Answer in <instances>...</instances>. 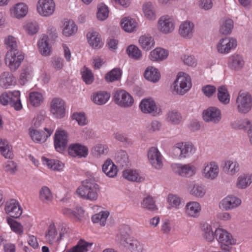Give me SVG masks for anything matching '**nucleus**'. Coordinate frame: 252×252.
<instances>
[{
	"mask_svg": "<svg viewBox=\"0 0 252 252\" xmlns=\"http://www.w3.org/2000/svg\"><path fill=\"white\" fill-rule=\"evenodd\" d=\"M99 190V186L94 180L86 179L82 182V185L77 189L76 192L82 198L94 201L97 199Z\"/></svg>",
	"mask_w": 252,
	"mask_h": 252,
	"instance_id": "f257e3e1",
	"label": "nucleus"
},
{
	"mask_svg": "<svg viewBox=\"0 0 252 252\" xmlns=\"http://www.w3.org/2000/svg\"><path fill=\"white\" fill-rule=\"evenodd\" d=\"M215 236L222 250L228 251L231 246L236 243L232 235L223 229L220 228L216 229Z\"/></svg>",
	"mask_w": 252,
	"mask_h": 252,
	"instance_id": "f03ea898",
	"label": "nucleus"
},
{
	"mask_svg": "<svg viewBox=\"0 0 252 252\" xmlns=\"http://www.w3.org/2000/svg\"><path fill=\"white\" fill-rule=\"evenodd\" d=\"M20 96V93L19 91H14L8 94L3 93L0 96V102L3 105L9 104L18 111L22 108Z\"/></svg>",
	"mask_w": 252,
	"mask_h": 252,
	"instance_id": "7ed1b4c3",
	"label": "nucleus"
},
{
	"mask_svg": "<svg viewBox=\"0 0 252 252\" xmlns=\"http://www.w3.org/2000/svg\"><path fill=\"white\" fill-rule=\"evenodd\" d=\"M238 111L241 114H246L252 107V98L248 92H240L236 99Z\"/></svg>",
	"mask_w": 252,
	"mask_h": 252,
	"instance_id": "20e7f679",
	"label": "nucleus"
},
{
	"mask_svg": "<svg viewBox=\"0 0 252 252\" xmlns=\"http://www.w3.org/2000/svg\"><path fill=\"white\" fill-rule=\"evenodd\" d=\"M174 91L177 94L183 95L191 88V83L190 77L187 74L178 75L173 84Z\"/></svg>",
	"mask_w": 252,
	"mask_h": 252,
	"instance_id": "39448f33",
	"label": "nucleus"
},
{
	"mask_svg": "<svg viewBox=\"0 0 252 252\" xmlns=\"http://www.w3.org/2000/svg\"><path fill=\"white\" fill-rule=\"evenodd\" d=\"M24 58V55L18 50H8L5 56V62L12 71H15L19 67Z\"/></svg>",
	"mask_w": 252,
	"mask_h": 252,
	"instance_id": "423d86ee",
	"label": "nucleus"
},
{
	"mask_svg": "<svg viewBox=\"0 0 252 252\" xmlns=\"http://www.w3.org/2000/svg\"><path fill=\"white\" fill-rule=\"evenodd\" d=\"M113 99L116 104L124 108L131 107L134 103L133 97L124 90L115 91L113 94Z\"/></svg>",
	"mask_w": 252,
	"mask_h": 252,
	"instance_id": "0eeeda50",
	"label": "nucleus"
},
{
	"mask_svg": "<svg viewBox=\"0 0 252 252\" xmlns=\"http://www.w3.org/2000/svg\"><path fill=\"white\" fill-rule=\"evenodd\" d=\"M68 140V135L64 130L58 129L54 136V146L57 151L62 152L66 149Z\"/></svg>",
	"mask_w": 252,
	"mask_h": 252,
	"instance_id": "6e6552de",
	"label": "nucleus"
},
{
	"mask_svg": "<svg viewBox=\"0 0 252 252\" xmlns=\"http://www.w3.org/2000/svg\"><path fill=\"white\" fill-rule=\"evenodd\" d=\"M172 168L175 173L187 178L193 176L196 170V167L190 164H174L172 165Z\"/></svg>",
	"mask_w": 252,
	"mask_h": 252,
	"instance_id": "1a4fd4ad",
	"label": "nucleus"
},
{
	"mask_svg": "<svg viewBox=\"0 0 252 252\" xmlns=\"http://www.w3.org/2000/svg\"><path fill=\"white\" fill-rule=\"evenodd\" d=\"M174 150L180 152V158H186L192 156L196 151L193 144L190 142H184L177 143Z\"/></svg>",
	"mask_w": 252,
	"mask_h": 252,
	"instance_id": "9d476101",
	"label": "nucleus"
},
{
	"mask_svg": "<svg viewBox=\"0 0 252 252\" xmlns=\"http://www.w3.org/2000/svg\"><path fill=\"white\" fill-rule=\"evenodd\" d=\"M219 173V168L214 161L205 163L202 170V176L205 179L213 180L216 178Z\"/></svg>",
	"mask_w": 252,
	"mask_h": 252,
	"instance_id": "9b49d317",
	"label": "nucleus"
},
{
	"mask_svg": "<svg viewBox=\"0 0 252 252\" xmlns=\"http://www.w3.org/2000/svg\"><path fill=\"white\" fill-rule=\"evenodd\" d=\"M37 9L39 14L43 16H49L53 14L55 4L53 0H39Z\"/></svg>",
	"mask_w": 252,
	"mask_h": 252,
	"instance_id": "f8f14e48",
	"label": "nucleus"
},
{
	"mask_svg": "<svg viewBox=\"0 0 252 252\" xmlns=\"http://www.w3.org/2000/svg\"><path fill=\"white\" fill-rule=\"evenodd\" d=\"M237 46L236 40L232 37H225L221 39L217 44V50L220 53L227 54Z\"/></svg>",
	"mask_w": 252,
	"mask_h": 252,
	"instance_id": "ddd939ff",
	"label": "nucleus"
},
{
	"mask_svg": "<svg viewBox=\"0 0 252 252\" xmlns=\"http://www.w3.org/2000/svg\"><path fill=\"white\" fill-rule=\"evenodd\" d=\"M148 159L155 168L160 169L163 166L162 156L158 149L154 147L149 149L148 152Z\"/></svg>",
	"mask_w": 252,
	"mask_h": 252,
	"instance_id": "4468645a",
	"label": "nucleus"
},
{
	"mask_svg": "<svg viewBox=\"0 0 252 252\" xmlns=\"http://www.w3.org/2000/svg\"><path fill=\"white\" fill-rule=\"evenodd\" d=\"M203 118L206 122L218 124L221 119L220 111L215 107H209L203 111Z\"/></svg>",
	"mask_w": 252,
	"mask_h": 252,
	"instance_id": "2eb2a0df",
	"label": "nucleus"
},
{
	"mask_svg": "<svg viewBox=\"0 0 252 252\" xmlns=\"http://www.w3.org/2000/svg\"><path fill=\"white\" fill-rule=\"evenodd\" d=\"M65 103L60 98H55L51 103V112L57 118H62L65 115Z\"/></svg>",
	"mask_w": 252,
	"mask_h": 252,
	"instance_id": "dca6fc26",
	"label": "nucleus"
},
{
	"mask_svg": "<svg viewBox=\"0 0 252 252\" xmlns=\"http://www.w3.org/2000/svg\"><path fill=\"white\" fill-rule=\"evenodd\" d=\"M173 19L168 15L161 16L158 21V29L162 33L171 32L174 29Z\"/></svg>",
	"mask_w": 252,
	"mask_h": 252,
	"instance_id": "f3484780",
	"label": "nucleus"
},
{
	"mask_svg": "<svg viewBox=\"0 0 252 252\" xmlns=\"http://www.w3.org/2000/svg\"><path fill=\"white\" fill-rule=\"evenodd\" d=\"M5 211L11 217L17 218L22 213V210L18 202L15 199H11L6 203Z\"/></svg>",
	"mask_w": 252,
	"mask_h": 252,
	"instance_id": "a211bd4d",
	"label": "nucleus"
},
{
	"mask_svg": "<svg viewBox=\"0 0 252 252\" xmlns=\"http://www.w3.org/2000/svg\"><path fill=\"white\" fill-rule=\"evenodd\" d=\"M68 151L70 155L74 157L85 158L88 155L87 147L79 143L70 144L68 147Z\"/></svg>",
	"mask_w": 252,
	"mask_h": 252,
	"instance_id": "6ab92c4d",
	"label": "nucleus"
},
{
	"mask_svg": "<svg viewBox=\"0 0 252 252\" xmlns=\"http://www.w3.org/2000/svg\"><path fill=\"white\" fill-rule=\"evenodd\" d=\"M139 107L144 113L152 114L154 116H156L158 113L155 102L151 99L142 100Z\"/></svg>",
	"mask_w": 252,
	"mask_h": 252,
	"instance_id": "aec40b11",
	"label": "nucleus"
},
{
	"mask_svg": "<svg viewBox=\"0 0 252 252\" xmlns=\"http://www.w3.org/2000/svg\"><path fill=\"white\" fill-rule=\"evenodd\" d=\"M47 134L43 131H40L33 128H30V134L32 140L36 142H44L47 138L49 137L52 133L53 130L44 128Z\"/></svg>",
	"mask_w": 252,
	"mask_h": 252,
	"instance_id": "412c9836",
	"label": "nucleus"
},
{
	"mask_svg": "<svg viewBox=\"0 0 252 252\" xmlns=\"http://www.w3.org/2000/svg\"><path fill=\"white\" fill-rule=\"evenodd\" d=\"M241 200L235 196H228L220 202V206L225 210H228L237 207L241 204Z\"/></svg>",
	"mask_w": 252,
	"mask_h": 252,
	"instance_id": "4be33fe9",
	"label": "nucleus"
},
{
	"mask_svg": "<svg viewBox=\"0 0 252 252\" xmlns=\"http://www.w3.org/2000/svg\"><path fill=\"white\" fill-rule=\"evenodd\" d=\"M102 170L109 178L115 177L118 172L117 167L110 158L107 159L104 161L102 166Z\"/></svg>",
	"mask_w": 252,
	"mask_h": 252,
	"instance_id": "5701e85b",
	"label": "nucleus"
},
{
	"mask_svg": "<svg viewBox=\"0 0 252 252\" xmlns=\"http://www.w3.org/2000/svg\"><path fill=\"white\" fill-rule=\"evenodd\" d=\"M62 213L63 215L66 217L80 220L84 216V211L80 206H77L75 210H72L70 208L64 207L62 208Z\"/></svg>",
	"mask_w": 252,
	"mask_h": 252,
	"instance_id": "b1692460",
	"label": "nucleus"
},
{
	"mask_svg": "<svg viewBox=\"0 0 252 252\" xmlns=\"http://www.w3.org/2000/svg\"><path fill=\"white\" fill-rule=\"evenodd\" d=\"M110 94L105 91H98L93 93L91 99L94 103L98 105L105 104L109 99Z\"/></svg>",
	"mask_w": 252,
	"mask_h": 252,
	"instance_id": "393cba45",
	"label": "nucleus"
},
{
	"mask_svg": "<svg viewBox=\"0 0 252 252\" xmlns=\"http://www.w3.org/2000/svg\"><path fill=\"white\" fill-rule=\"evenodd\" d=\"M228 64L232 69L239 70L243 68L244 61L242 56L234 54L229 57Z\"/></svg>",
	"mask_w": 252,
	"mask_h": 252,
	"instance_id": "a878e982",
	"label": "nucleus"
},
{
	"mask_svg": "<svg viewBox=\"0 0 252 252\" xmlns=\"http://www.w3.org/2000/svg\"><path fill=\"white\" fill-rule=\"evenodd\" d=\"M15 83V78L9 72H4L0 75V86L3 88L7 89Z\"/></svg>",
	"mask_w": 252,
	"mask_h": 252,
	"instance_id": "bb28decb",
	"label": "nucleus"
},
{
	"mask_svg": "<svg viewBox=\"0 0 252 252\" xmlns=\"http://www.w3.org/2000/svg\"><path fill=\"white\" fill-rule=\"evenodd\" d=\"M194 25L189 21H186L182 24L179 30V32L181 36L190 38L192 36Z\"/></svg>",
	"mask_w": 252,
	"mask_h": 252,
	"instance_id": "cd10ccee",
	"label": "nucleus"
},
{
	"mask_svg": "<svg viewBox=\"0 0 252 252\" xmlns=\"http://www.w3.org/2000/svg\"><path fill=\"white\" fill-rule=\"evenodd\" d=\"M141 207L149 212H155L158 211V208L156 204V201L153 197L148 195L143 198L141 202Z\"/></svg>",
	"mask_w": 252,
	"mask_h": 252,
	"instance_id": "c85d7f7f",
	"label": "nucleus"
},
{
	"mask_svg": "<svg viewBox=\"0 0 252 252\" xmlns=\"http://www.w3.org/2000/svg\"><path fill=\"white\" fill-rule=\"evenodd\" d=\"M145 79L153 83L158 82L160 77V74L158 70L153 67H148L144 73Z\"/></svg>",
	"mask_w": 252,
	"mask_h": 252,
	"instance_id": "c756f323",
	"label": "nucleus"
},
{
	"mask_svg": "<svg viewBox=\"0 0 252 252\" xmlns=\"http://www.w3.org/2000/svg\"><path fill=\"white\" fill-rule=\"evenodd\" d=\"M201 207L197 202H189L186 204V213L188 216L196 218L199 216Z\"/></svg>",
	"mask_w": 252,
	"mask_h": 252,
	"instance_id": "7c9ffc66",
	"label": "nucleus"
},
{
	"mask_svg": "<svg viewBox=\"0 0 252 252\" xmlns=\"http://www.w3.org/2000/svg\"><path fill=\"white\" fill-rule=\"evenodd\" d=\"M48 37L46 35H43L38 42L39 51L42 56H47L51 52V47L48 43Z\"/></svg>",
	"mask_w": 252,
	"mask_h": 252,
	"instance_id": "2f4dec72",
	"label": "nucleus"
},
{
	"mask_svg": "<svg viewBox=\"0 0 252 252\" xmlns=\"http://www.w3.org/2000/svg\"><path fill=\"white\" fill-rule=\"evenodd\" d=\"M0 152L5 158H12L13 157L12 147L5 139L0 138Z\"/></svg>",
	"mask_w": 252,
	"mask_h": 252,
	"instance_id": "473e14b6",
	"label": "nucleus"
},
{
	"mask_svg": "<svg viewBox=\"0 0 252 252\" xmlns=\"http://www.w3.org/2000/svg\"><path fill=\"white\" fill-rule=\"evenodd\" d=\"M77 27L71 20L65 21L63 24V34L69 37L74 35L77 32Z\"/></svg>",
	"mask_w": 252,
	"mask_h": 252,
	"instance_id": "72a5a7b5",
	"label": "nucleus"
},
{
	"mask_svg": "<svg viewBox=\"0 0 252 252\" xmlns=\"http://www.w3.org/2000/svg\"><path fill=\"white\" fill-rule=\"evenodd\" d=\"M41 159L43 164L53 170L60 171L64 166L63 164L58 160L49 159L45 157H42Z\"/></svg>",
	"mask_w": 252,
	"mask_h": 252,
	"instance_id": "f704fd0d",
	"label": "nucleus"
},
{
	"mask_svg": "<svg viewBox=\"0 0 252 252\" xmlns=\"http://www.w3.org/2000/svg\"><path fill=\"white\" fill-rule=\"evenodd\" d=\"M168 55L167 50L157 48L150 53V59L153 61H163L166 59Z\"/></svg>",
	"mask_w": 252,
	"mask_h": 252,
	"instance_id": "c9c22d12",
	"label": "nucleus"
},
{
	"mask_svg": "<svg viewBox=\"0 0 252 252\" xmlns=\"http://www.w3.org/2000/svg\"><path fill=\"white\" fill-rule=\"evenodd\" d=\"M87 36L89 43L93 48H99L101 47L102 42L98 33L96 32H89Z\"/></svg>",
	"mask_w": 252,
	"mask_h": 252,
	"instance_id": "e433bc0d",
	"label": "nucleus"
},
{
	"mask_svg": "<svg viewBox=\"0 0 252 252\" xmlns=\"http://www.w3.org/2000/svg\"><path fill=\"white\" fill-rule=\"evenodd\" d=\"M121 25L124 31L127 32L134 31L137 27V23L133 19L125 17L121 21Z\"/></svg>",
	"mask_w": 252,
	"mask_h": 252,
	"instance_id": "4c0bfd02",
	"label": "nucleus"
},
{
	"mask_svg": "<svg viewBox=\"0 0 252 252\" xmlns=\"http://www.w3.org/2000/svg\"><path fill=\"white\" fill-rule=\"evenodd\" d=\"M93 243L87 242L83 240H80L77 244L72 248L68 249L66 252H87L91 247Z\"/></svg>",
	"mask_w": 252,
	"mask_h": 252,
	"instance_id": "58836bf2",
	"label": "nucleus"
},
{
	"mask_svg": "<svg viewBox=\"0 0 252 252\" xmlns=\"http://www.w3.org/2000/svg\"><path fill=\"white\" fill-rule=\"evenodd\" d=\"M139 42L141 48L146 51L150 50L155 45L154 39L150 35L141 36L139 38Z\"/></svg>",
	"mask_w": 252,
	"mask_h": 252,
	"instance_id": "ea45409f",
	"label": "nucleus"
},
{
	"mask_svg": "<svg viewBox=\"0 0 252 252\" xmlns=\"http://www.w3.org/2000/svg\"><path fill=\"white\" fill-rule=\"evenodd\" d=\"M29 97L30 104L34 107L40 105L44 100L42 94L38 92H31Z\"/></svg>",
	"mask_w": 252,
	"mask_h": 252,
	"instance_id": "a19ab883",
	"label": "nucleus"
},
{
	"mask_svg": "<svg viewBox=\"0 0 252 252\" xmlns=\"http://www.w3.org/2000/svg\"><path fill=\"white\" fill-rule=\"evenodd\" d=\"M123 176L126 179L132 182H141L143 180L135 170L131 169L125 170L123 171Z\"/></svg>",
	"mask_w": 252,
	"mask_h": 252,
	"instance_id": "79ce46f5",
	"label": "nucleus"
},
{
	"mask_svg": "<svg viewBox=\"0 0 252 252\" xmlns=\"http://www.w3.org/2000/svg\"><path fill=\"white\" fill-rule=\"evenodd\" d=\"M202 230L204 238L208 242L213 241L216 236L212 226L207 223H204L202 226Z\"/></svg>",
	"mask_w": 252,
	"mask_h": 252,
	"instance_id": "37998d69",
	"label": "nucleus"
},
{
	"mask_svg": "<svg viewBox=\"0 0 252 252\" xmlns=\"http://www.w3.org/2000/svg\"><path fill=\"white\" fill-rule=\"evenodd\" d=\"M39 199L43 203H48L52 201L53 195L49 188L43 186L39 191Z\"/></svg>",
	"mask_w": 252,
	"mask_h": 252,
	"instance_id": "c03bdc74",
	"label": "nucleus"
},
{
	"mask_svg": "<svg viewBox=\"0 0 252 252\" xmlns=\"http://www.w3.org/2000/svg\"><path fill=\"white\" fill-rule=\"evenodd\" d=\"M190 193L197 197H203L206 192L205 189L203 187L194 183H192L189 185Z\"/></svg>",
	"mask_w": 252,
	"mask_h": 252,
	"instance_id": "a18cd8bd",
	"label": "nucleus"
},
{
	"mask_svg": "<svg viewBox=\"0 0 252 252\" xmlns=\"http://www.w3.org/2000/svg\"><path fill=\"white\" fill-rule=\"evenodd\" d=\"M125 247L130 252H142L143 249L142 245L134 239L129 240Z\"/></svg>",
	"mask_w": 252,
	"mask_h": 252,
	"instance_id": "49530a36",
	"label": "nucleus"
},
{
	"mask_svg": "<svg viewBox=\"0 0 252 252\" xmlns=\"http://www.w3.org/2000/svg\"><path fill=\"white\" fill-rule=\"evenodd\" d=\"M252 183V174L243 175L238 177L237 187L239 189H245Z\"/></svg>",
	"mask_w": 252,
	"mask_h": 252,
	"instance_id": "de8ad7c7",
	"label": "nucleus"
},
{
	"mask_svg": "<svg viewBox=\"0 0 252 252\" xmlns=\"http://www.w3.org/2000/svg\"><path fill=\"white\" fill-rule=\"evenodd\" d=\"M166 116V121L172 125H178L182 121L181 114L176 111L168 112Z\"/></svg>",
	"mask_w": 252,
	"mask_h": 252,
	"instance_id": "09e8293b",
	"label": "nucleus"
},
{
	"mask_svg": "<svg viewBox=\"0 0 252 252\" xmlns=\"http://www.w3.org/2000/svg\"><path fill=\"white\" fill-rule=\"evenodd\" d=\"M109 215L108 212L101 211L98 214L93 215L92 220L94 223L99 222L101 226H105L107 219Z\"/></svg>",
	"mask_w": 252,
	"mask_h": 252,
	"instance_id": "8fccbe9b",
	"label": "nucleus"
},
{
	"mask_svg": "<svg viewBox=\"0 0 252 252\" xmlns=\"http://www.w3.org/2000/svg\"><path fill=\"white\" fill-rule=\"evenodd\" d=\"M116 161L122 167L127 166L129 164L128 155L126 151L121 150L118 152L115 156Z\"/></svg>",
	"mask_w": 252,
	"mask_h": 252,
	"instance_id": "3c124183",
	"label": "nucleus"
},
{
	"mask_svg": "<svg viewBox=\"0 0 252 252\" xmlns=\"http://www.w3.org/2000/svg\"><path fill=\"white\" fill-rule=\"evenodd\" d=\"M218 97L219 100L224 104H226L229 102V95L227 90L224 86H220L218 89Z\"/></svg>",
	"mask_w": 252,
	"mask_h": 252,
	"instance_id": "603ef678",
	"label": "nucleus"
},
{
	"mask_svg": "<svg viewBox=\"0 0 252 252\" xmlns=\"http://www.w3.org/2000/svg\"><path fill=\"white\" fill-rule=\"evenodd\" d=\"M233 28V21L230 19H226L222 21L221 23L220 32L222 34H229L231 33Z\"/></svg>",
	"mask_w": 252,
	"mask_h": 252,
	"instance_id": "864d4df0",
	"label": "nucleus"
},
{
	"mask_svg": "<svg viewBox=\"0 0 252 252\" xmlns=\"http://www.w3.org/2000/svg\"><path fill=\"white\" fill-rule=\"evenodd\" d=\"M122 71L119 68H116L107 73L105 76V79L108 82H114L121 79Z\"/></svg>",
	"mask_w": 252,
	"mask_h": 252,
	"instance_id": "5fc2aeb1",
	"label": "nucleus"
},
{
	"mask_svg": "<svg viewBox=\"0 0 252 252\" xmlns=\"http://www.w3.org/2000/svg\"><path fill=\"white\" fill-rule=\"evenodd\" d=\"M24 28L27 33L30 35H33L39 31V27L35 21L28 22L24 26Z\"/></svg>",
	"mask_w": 252,
	"mask_h": 252,
	"instance_id": "6e6d98bb",
	"label": "nucleus"
},
{
	"mask_svg": "<svg viewBox=\"0 0 252 252\" xmlns=\"http://www.w3.org/2000/svg\"><path fill=\"white\" fill-rule=\"evenodd\" d=\"M126 52L129 57L136 60H139L142 56L141 51L133 45H130L127 47Z\"/></svg>",
	"mask_w": 252,
	"mask_h": 252,
	"instance_id": "4d7b16f0",
	"label": "nucleus"
},
{
	"mask_svg": "<svg viewBox=\"0 0 252 252\" xmlns=\"http://www.w3.org/2000/svg\"><path fill=\"white\" fill-rule=\"evenodd\" d=\"M28 12V7L23 3H18L15 5L14 13L16 17L20 18L25 16Z\"/></svg>",
	"mask_w": 252,
	"mask_h": 252,
	"instance_id": "13d9d810",
	"label": "nucleus"
},
{
	"mask_svg": "<svg viewBox=\"0 0 252 252\" xmlns=\"http://www.w3.org/2000/svg\"><path fill=\"white\" fill-rule=\"evenodd\" d=\"M143 10L145 16L147 18L150 20H153L156 18V15L154 10V7L151 2H147L144 4Z\"/></svg>",
	"mask_w": 252,
	"mask_h": 252,
	"instance_id": "bf43d9fd",
	"label": "nucleus"
},
{
	"mask_svg": "<svg viewBox=\"0 0 252 252\" xmlns=\"http://www.w3.org/2000/svg\"><path fill=\"white\" fill-rule=\"evenodd\" d=\"M7 221L14 232L19 235H22L23 233V227L20 223L9 218H7Z\"/></svg>",
	"mask_w": 252,
	"mask_h": 252,
	"instance_id": "052dcab7",
	"label": "nucleus"
},
{
	"mask_svg": "<svg viewBox=\"0 0 252 252\" xmlns=\"http://www.w3.org/2000/svg\"><path fill=\"white\" fill-rule=\"evenodd\" d=\"M58 232L54 223L51 224L48 228V233L46 234L47 241L52 244L54 241Z\"/></svg>",
	"mask_w": 252,
	"mask_h": 252,
	"instance_id": "680f3d73",
	"label": "nucleus"
},
{
	"mask_svg": "<svg viewBox=\"0 0 252 252\" xmlns=\"http://www.w3.org/2000/svg\"><path fill=\"white\" fill-rule=\"evenodd\" d=\"M82 77L83 81L87 84H92L94 80V77L92 70L86 67H84V70L82 72Z\"/></svg>",
	"mask_w": 252,
	"mask_h": 252,
	"instance_id": "e2e57ef3",
	"label": "nucleus"
},
{
	"mask_svg": "<svg viewBox=\"0 0 252 252\" xmlns=\"http://www.w3.org/2000/svg\"><path fill=\"white\" fill-rule=\"evenodd\" d=\"M109 15V11L107 6L105 5H99L98 7L97 12V18L101 21L105 20Z\"/></svg>",
	"mask_w": 252,
	"mask_h": 252,
	"instance_id": "0e129e2a",
	"label": "nucleus"
},
{
	"mask_svg": "<svg viewBox=\"0 0 252 252\" xmlns=\"http://www.w3.org/2000/svg\"><path fill=\"white\" fill-rule=\"evenodd\" d=\"M225 166L228 172L231 175L235 174L239 170V164L236 161L228 160L225 162Z\"/></svg>",
	"mask_w": 252,
	"mask_h": 252,
	"instance_id": "69168bd1",
	"label": "nucleus"
},
{
	"mask_svg": "<svg viewBox=\"0 0 252 252\" xmlns=\"http://www.w3.org/2000/svg\"><path fill=\"white\" fill-rule=\"evenodd\" d=\"M116 239L117 241H119L120 243L124 246L125 245L127 244V242L129 240H131L129 238L128 233L122 229H120L119 233L117 236Z\"/></svg>",
	"mask_w": 252,
	"mask_h": 252,
	"instance_id": "338daca9",
	"label": "nucleus"
},
{
	"mask_svg": "<svg viewBox=\"0 0 252 252\" xmlns=\"http://www.w3.org/2000/svg\"><path fill=\"white\" fill-rule=\"evenodd\" d=\"M4 169L6 172L14 174L17 171V164L12 160H8L4 165Z\"/></svg>",
	"mask_w": 252,
	"mask_h": 252,
	"instance_id": "774afa93",
	"label": "nucleus"
}]
</instances>
